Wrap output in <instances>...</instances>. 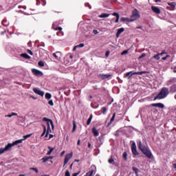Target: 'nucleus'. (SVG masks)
Here are the masks:
<instances>
[{"label": "nucleus", "mask_w": 176, "mask_h": 176, "mask_svg": "<svg viewBox=\"0 0 176 176\" xmlns=\"http://www.w3.org/2000/svg\"><path fill=\"white\" fill-rule=\"evenodd\" d=\"M76 47H85V44L80 43V44L76 45Z\"/></svg>", "instance_id": "ea45409f"}, {"label": "nucleus", "mask_w": 176, "mask_h": 176, "mask_svg": "<svg viewBox=\"0 0 176 176\" xmlns=\"http://www.w3.org/2000/svg\"><path fill=\"white\" fill-rule=\"evenodd\" d=\"M54 30H55V31H57V30H59V31H61V30H63V28L59 27V28H55Z\"/></svg>", "instance_id": "3c124183"}, {"label": "nucleus", "mask_w": 176, "mask_h": 176, "mask_svg": "<svg viewBox=\"0 0 176 176\" xmlns=\"http://www.w3.org/2000/svg\"><path fill=\"white\" fill-rule=\"evenodd\" d=\"M49 151H47V155H52V152L54 151V148H52L51 146H48Z\"/></svg>", "instance_id": "393cba45"}, {"label": "nucleus", "mask_w": 176, "mask_h": 176, "mask_svg": "<svg viewBox=\"0 0 176 176\" xmlns=\"http://www.w3.org/2000/svg\"><path fill=\"white\" fill-rule=\"evenodd\" d=\"M43 129H44V131H43V133L41 135V137H43L45 135V134L47 133V131H46V126L43 125Z\"/></svg>", "instance_id": "72a5a7b5"}, {"label": "nucleus", "mask_w": 176, "mask_h": 176, "mask_svg": "<svg viewBox=\"0 0 176 176\" xmlns=\"http://www.w3.org/2000/svg\"><path fill=\"white\" fill-rule=\"evenodd\" d=\"M65 175V176H71V174L69 173V170H66Z\"/></svg>", "instance_id": "49530a36"}, {"label": "nucleus", "mask_w": 176, "mask_h": 176, "mask_svg": "<svg viewBox=\"0 0 176 176\" xmlns=\"http://www.w3.org/2000/svg\"><path fill=\"white\" fill-rule=\"evenodd\" d=\"M140 19V12H138V10L135 9L132 12V15L131 16V21H135V20H138Z\"/></svg>", "instance_id": "39448f33"}, {"label": "nucleus", "mask_w": 176, "mask_h": 176, "mask_svg": "<svg viewBox=\"0 0 176 176\" xmlns=\"http://www.w3.org/2000/svg\"><path fill=\"white\" fill-rule=\"evenodd\" d=\"M30 97H31V98H32L33 100H36V97H34V96H31Z\"/></svg>", "instance_id": "13d9d810"}, {"label": "nucleus", "mask_w": 176, "mask_h": 176, "mask_svg": "<svg viewBox=\"0 0 176 176\" xmlns=\"http://www.w3.org/2000/svg\"><path fill=\"white\" fill-rule=\"evenodd\" d=\"M77 144H78V145H80V140H78Z\"/></svg>", "instance_id": "052dcab7"}, {"label": "nucleus", "mask_w": 176, "mask_h": 176, "mask_svg": "<svg viewBox=\"0 0 176 176\" xmlns=\"http://www.w3.org/2000/svg\"><path fill=\"white\" fill-rule=\"evenodd\" d=\"M115 116H116V113H113L112 118H111L110 122L109 123V124H111V123H112L113 122V120H115Z\"/></svg>", "instance_id": "473e14b6"}, {"label": "nucleus", "mask_w": 176, "mask_h": 176, "mask_svg": "<svg viewBox=\"0 0 176 176\" xmlns=\"http://www.w3.org/2000/svg\"><path fill=\"white\" fill-rule=\"evenodd\" d=\"M113 16H115L116 17V23H119V19H120V15L117 12L113 13Z\"/></svg>", "instance_id": "6ab92c4d"}, {"label": "nucleus", "mask_w": 176, "mask_h": 176, "mask_svg": "<svg viewBox=\"0 0 176 176\" xmlns=\"http://www.w3.org/2000/svg\"><path fill=\"white\" fill-rule=\"evenodd\" d=\"M153 107H157L158 108H161L163 109L164 108V104L163 103H155L152 104Z\"/></svg>", "instance_id": "4468645a"}, {"label": "nucleus", "mask_w": 176, "mask_h": 176, "mask_svg": "<svg viewBox=\"0 0 176 176\" xmlns=\"http://www.w3.org/2000/svg\"><path fill=\"white\" fill-rule=\"evenodd\" d=\"M21 57H23V58H28L30 59L31 58V56H30L28 54H21Z\"/></svg>", "instance_id": "c85d7f7f"}, {"label": "nucleus", "mask_w": 176, "mask_h": 176, "mask_svg": "<svg viewBox=\"0 0 176 176\" xmlns=\"http://www.w3.org/2000/svg\"><path fill=\"white\" fill-rule=\"evenodd\" d=\"M33 91L35 94H38V96H41V97L45 96V91L40 90L39 88H33Z\"/></svg>", "instance_id": "0eeeda50"}, {"label": "nucleus", "mask_w": 176, "mask_h": 176, "mask_svg": "<svg viewBox=\"0 0 176 176\" xmlns=\"http://www.w3.org/2000/svg\"><path fill=\"white\" fill-rule=\"evenodd\" d=\"M30 170H33V171H35V173H36V174H38V173H39V170H38V168H30Z\"/></svg>", "instance_id": "e433bc0d"}, {"label": "nucleus", "mask_w": 176, "mask_h": 176, "mask_svg": "<svg viewBox=\"0 0 176 176\" xmlns=\"http://www.w3.org/2000/svg\"><path fill=\"white\" fill-rule=\"evenodd\" d=\"M32 72L36 76H43V73L38 69H33Z\"/></svg>", "instance_id": "1a4fd4ad"}, {"label": "nucleus", "mask_w": 176, "mask_h": 176, "mask_svg": "<svg viewBox=\"0 0 176 176\" xmlns=\"http://www.w3.org/2000/svg\"><path fill=\"white\" fill-rule=\"evenodd\" d=\"M93 32H94V34L95 35H97V34H98V31H97V30H94L93 31Z\"/></svg>", "instance_id": "5fc2aeb1"}, {"label": "nucleus", "mask_w": 176, "mask_h": 176, "mask_svg": "<svg viewBox=\"0 0 176 176\" xmlns=\"http://www.w3.org/2000/svg\"><path fill=\"white\" fill-rule=\"evenodd\" d=\"M146 72H137L132 73V75H142V74H145Z\"/></svg>", "instance_id": "cd10ccee"}, {"label": "nucleus", "mask_w": 176, "mask_h": 176, "mask_svg": "<svg viewBox=\"0 0 176 176\" xmlns=\"http://www.w3.org/2000/svg\"><path fill=\"white\" fill-rule=\"evenodd\" d=\"M120 21L123 22V21H127L129 23H132L133 21H131V19L130 18H125V17H122L120 19Z\"/></svg>", "instance_id": "dca6fc26"}, {"label": "nucleus", "mask_w": 176, "mask_h": 176, "mask_svg": "<svg viewBox=\"0 0 176 176\" xmlns=\"http://www.w3.org/2000/svg\"><path fill=\"white\" fill-rule=\"evenodd\" d=\"M110 53H111V52H110L109 51H107V52H106V54H105L106 57H109Z\"/></svg>", "instance_id": "de8ad7c7"}, {"label": "nucleus", "mask_w": 176, "mask_h": 176, "mask_svg": "<svg viewBox=\"0 0 176 176\" xmlns=\"http://www.w3.org/2000/svg\"><path fill=\"white\" fill-rule=\"evenodd\" d=\"M133 170L135 171V174H138V168L133 167Z\"/></svg>", "instance_id": "37998d69"}, {"label": "nucleus", "mask_w": 176, "mask_h": 176, "mask_svg": "<svg viewBox=\"0 0 176 176\" xmlns=\"http://www.w3.org/2000/svg\"><path fill=\"white\" fill-rule=\"evenodd\" d=\"M151 9L154 13H156L157 14H160V9L157 7L152 6Z\"/></svg>", "instance_id": "9d476101"}, {"label": "nucleus", "mask_w": 176, "mask_h": 176, "mask_svg": "<svg viewBox=\"0 0 176 176\" xmlns=\"http://www.w3.org/2000/svg\"><path fill=\"white\" fill-rule=\"evenodd\" d=\"M160 56H163V54H166V51H163L162 53H159Z\"/></svg>", "instance_id": "864d4df0"}, {"label": "nucleus", "mask_w": 176, "mask_h": 176, "mask_svg": "<svg viewBox=\"0 0 176 176\" xmlns=\"http://www.w3.org/2000/svg\"><path fill=\"white\" fill-rule=\"evenodd\" d=\"M107 109H106V107L102 108V113H103V115H105V113H107Z\"/></svg>", "instance_id": "f704fd0d"}, {"label": "nucleus", "mask_w": 176, "mask_h": 176, "mask_svg": "<svg viewBox=\"0 0 176 176\" xmlns=\"http://www.w3.org/2000/svg\"><path fill=\"white\" fill-rule=\"evenodd\" d=\"M41 176H49V175H41Z\"/></svg>", "instance_id": "774afa93"}, {"label": "nucleus", "mask_w": 176, "mask_h": 176, "mask_svg": "<svg viewBox=\"0 0 176 176\" xmlns=\"http://www.w3.org/2000/svg\"><path fill=\"white\" fill-rule=\"evenodd\" d=\"M76 49H78V47H76V46H74V47L73 48V52H75V50H76Z\"/></svg>", "instance_id": "4d7b16f0"}, {"label": "nucleus", "mask_w": 176, "mask_h": 176, "mask_svg": "<svg viewBox=\"0 0 176 176\" xmlns=\"http://www.w3.org/2000/svg\"><path fill=\"white\" fill-rule=\"evenodd\" d=\"M100 77L102 78V79H108V78H111L110 74H100Z\"/></svg>", "instance_id": "a211bd4d"}, {"label": "nucleus", "mask_w": 176, "mask_h": 176, "mask_svg": "<svg viewBox=\"0 0 176 176\" xmlns=\"http://www.w3.org/2000/svg\"><path fill=\"white\" fill-rule=\"evenodd\" d=\"M65 154V151H62V153H61V156H64V155Z\"/></svg>", "instance_id": "6e6d98bb"}, {"label": "nucleus", "mask_w": 176, "mask_h": 176, "mask_svg": "<svg viewBox=\"0 0 176 176\" xmlns=\"http://www.w3.org/2000/svg\"><path fill=\"white\" fill-rule=\"evenodd\" d=\"M91 146V144L88 143V148H90Z\"/></svg>", "instance_id": "680f3d73"}, {"label": "nucleus", "mask_w": 176, "mask_h": 176, "mask_svg": "<svg viewBox=\"0 0 176 176\" xmlns=\"http://www.w3.org/2000/svg\"><path fill=\"white\" fill-rule=\"evenodd\" d=\"M43 122H47V133L45 135V138H47V135L49 134V132L50 131V124L52 127V129L54 130V124L53 123V120L48 119L46 117L43 118Z\"/></svg>", "instance_id": "7ed1b4c3"}, {"label": "nucleus", "mask_w": 176, "mask_h": 176, "mask_svg": "<svg viewBox=\"0 0 176 176\" xmlns=\"http://www.w3.org/2000/svg\"><path fill=\"white\" fill-rule=\"evenodd\" d=\"M169 91L168 88L163 87L161 91L157 94V96L154 98V100H163L168 96Z\"/></svg>", "instance_id": "f03ea898"}, {"label": "nucleus", "mask_w": 176, "mask_h": 176, "mask_svg": "<svg viewBox=\"0 0 176 176\" xmlns=\"http://www.w3.org/2000/svg\"><path fill=\"white\" fill-rule=\"evenodd\" d=\"M122 32H124V29L123 28L118 29L116 33V38H119L120 36V34Z\"/></svg>", "instance_id": "f8f14e48"}, {"label": "nucleus", "mask_w": 176, "mask_h": 176, "mask_svg": "<svg viewBox=\"0 0 176 176\" xmlns=\"http://www.w3.org/2000/svg\"><path fill=\"white\" fill-rule=\"evenodd\" d=\"M75 162H80V160H75Z\"/></svg>", "instance_id": "69168bd1"}, {"label": "nucleus", "mask_w": 176, "mask_h": 176, "mask_svg": "<svg viewBox=\"0 0 176 176\" xmlns=\"http://www.w3.org/2000/svg\"><path fill=\"white\" fill-rule=\"evenodd\" d=\"M141 151L142 152V153H144V155H145V156H146L148 159H152L153 157V155H152V152H151V150L149 149V148H148V146H145L144 147Z\"/></svg>", "instance_id": "20e7f679"}, {"label": "nucleus", "mask_w": 176, "mask_h": 176, "mask_svg": "<svg viewBox=\"0 0 176 176\" xmlns=\"http://www.w3.org/2000/svg\"><path fill=\"white\" fill-rule=\"evenodd\" d=\"M49 105H51V107H53L54 105V103L53 102V100H50L48 102Z\"/></svg>", "instance_id": "4c0bfd02"}, {"label": "nucleus", "mask_w": 176, "mask_h": 176, "mask_svg": "<svg viewBox=\"0 0 176 176\" xmlns=\"http://www.w3.org/2000/svg\"><path fill=\"white\" fill-rule=\"evenodd\" d=\"M133 74V72H127L125 74L124 78H128V79H130V78H131V76L134 75Z\"/></svg>", "instance_id": "2eb2a0df"}, {"label": "nucleus", "mask_w": 176, "mask_h": 176, "mask_svg": "<svg viewBox=\"0 0 176 176\" xmlns=\"http://www.w3.org/2000/svg\"><path fill=\"white\" fill-rule=\"evenodd\" d=\"M91 119H93V115L91 114L89 119L87 120V126H89V124H90V123H91Z\"/></svg>", "instance_id": "b1692460"}, {"label": "nucleus", "mask_w": 176, "mask_h": 176, "mask_svg": "<svg viewBox=\"0 0 176 176\" xmlns=\"http://www.w3.org/2000/svg\"><path fill=\"white\" fill-rule=\"evenodd\" d=\"M72 156H73V153H70L67 154L65 155V162H64V166H65V164H67L68 163V162H69V160L72 159Z\"/></svg>", "instance_id": "6e6552de"}, {"label": "nucleus", "mask_w": 176, "mask_h": 176, "mask_svg": "<svg viewBox=\"0 0 176 176\" xmlns=\"http://www.w3.org/2000/svg\"><path fill=\"white\" fill-rule=\"evenodd\" d=\"M76 131V122L75 120L73 121V129H72V133H75Z\"/></svg>", "instance_id": "4be33fe9"}, {"label": "nucleus", "mask_w": 176, "mask_h": 176, "mask_svg": "<svg viewBox=\"0 0 176 176\" xmlns=\"http://www.w3.org/2000/svg\"><path fill=\"white\" fill-rule=\"evenodd\" d=\"M21 8H23L25 10L27 9V6H19V9H21Z\"/></svg>", "instance_id": "603ef678"}, {"label": "nucleus", "mask_w": 176, "mask_h": 176, "mask_svg": "<svg viewBox=\"0 0 176 176\" xmlns=\"http://www.w3.org/2000/svg\"><path fill=\"white\" fill-rule=\"evenodd\" d=\"M131 151L133 155H135V156H138V151H137V145L135 144V142H133L131 144Z\"/></svg>", "instance_id": "423d86ee"}, {"label": "nucleus", "mask_w": 176, "mask_h": 176, "mask_svg": "<svg viewBox=\"0 0 176 176\" xmlns=\"http://www.w3.org/2000/svg\"><path fill=\"white\" fill-rule=\"evenodd\" d=\"M19 176H25V175H19Z\"/></svg>", "instance_id": "338daca9"}, {"label": "nucleus", "mask_w": 176, "mask_h": 176, "mask_svg": "<svg viewBox=\"0 0 176 176\" xmlns=\"http://www.w3.org/2000/svg\"><path fill=\"white\" fill-rule=\"evenodd\" d=\"M38 65L39 67H45V63H43V61H39Z\"/></svg>", "instance_id": "c9c22d12"}, {"label": "nucleus", "mask_w": 176, "mask_h": 176, "mask_svg": "<svg viewBox=\"0 0 176 176\" xmlns=\"http://www.w3.org/2000/svg\"><path fill=\"white\" fill-rule=\"evenodd\" d=\"M32 134H28L23 136V139L18 140L14 141L13 143H9L8 145L5 146V148H0V155H2V153H5V152H8L14 146V145H19V144H21L23 141H25L27 138H30Z\"/></svg>", "instance_id": "f257e3e1"}, {"label": "nucleus", "mask_w": 176, "mask_h": 176, "mask_svg": "<svg viewBox=\"0 0 176 176\" xmlns=\"http://www.w3.org/2000/svg\"><path fill=\"white\" fill-rule=\"evenodd\" d=\"M52 56L55 57L56 60H59L60 58H61V53L58 52L52 54Z\"/></svg>", "instance_id": "9b49d317"}, {"label": "nucleus", "mask_w": 176, "mask_h": 176, "mask_svg": "<svg viewBox=\"0 0 176 176\" xmlns=\"http://www.w3.org/2000/svg\"><path fill=\"white\" fill-rule=\"evenodd\" d=\"M12 116H17V113H12L11 114L5 116V118H12Z\"/></svg>", "instance_id": "5701e85b"}, {"label": "nucleus", "mask_w": 176, "mask_h": 176, "mask_svg": "<svg viewBox=\"0 0 176 176\" xmlns=\"http://www.w3.org/2000/svg\"><path fill=\"white\" fill-rule=\"evenodd\" d=\"M168 6H170L171 8H175L176 3L175 2H170L168 3Z\"/></svg>", "instance_id": "c756f323"}, {"label": "nucleus", "mask_w": 176, "mask_h": 176, "mask_svg": "<svg viewBox=\"0 0 176 176\" xmlns=\"http://www.w3.org/2000/svg\"><path fill=\"white\" fill-rule=\"evenodd\" d=\"M138 145L139 149H140V151H142V149H144V148H145V146L142 145V144L141 143V141L138 142Z\"/></svg>", "instance_id": "aec40b11"}, {"label": "nucleus", "mask_w": 176, "mask_h": 176, "mask_svg": "<svg viewBox=\"0 0 176 176\" xmlns=\"http://www.w3.org/2000/svg\"><path fill=\"white\" fill-rule=\"evenodd\" d=\"M129 53L128 50H124L121 53L122 56H124V54H127Z\"/></svg>", "instance_id": "79ce46f5"}, {"label": "nucleus", "mask_w": 176, "mask_h": 176, "mask_svg": "<svg viewBox=\"0 0 176 176\" xmlns=\"http://www.w3.org/2000/svg\"><path fill=\"white\" fill-rule=\"evenodd\" d=\"M155 58V60H160V54H157L156 55H154L152 58L151 60H153Z\"/></svg>", "instance_id": "412c9836"}, {"label": "nucleus", "mask_w": 176, "mask_h": 176, "mask_svg": "<svg viewBox=\"0 0 176 176\" xmlns=\"http://www.w3.org/2000/svg\"><path fill=\"white\" fill-rule=\"evenodd\" d=\"M168 57H170V55H166L165 57L162 58V60H167V58H168Z\"/></svg>", "instance_id": "a18cd8bd"}, {"label": "nucleus", "mask_w": 176, "mask_h": 176, "mask_svg": "<svg viewBox=\"0 0 176 176\" xmlns=\"http://www.w3.org/2000/svg\"><path fill=\"white\" fill-rule=\"evenodd\" d=\"M170 91L172 93H175L176 91V85H173L171 87H170Z\"/></svg>", "instance_id": "bb28decb"}, {"label": "nucleus", "mask_w": 176, "mask_h": 176, "mask_svg": "<svg viewBox=\"0 0 176 176\" xmlns=\"http://www.w3.org/2000/svg\"><path fill=\"white\" fill-rule=\"evenodd\" d=\"M110 14H105V13H102L100 15H99V17L100 19H107V17H109Z\"/></svg>", "instance_id": "f3484780"}, {"label": "nucleus", "mask_w": 176, "mask_h": 176, "mask_svg": "<svg viewBox=\"0 0 176 176\" xmlns=\"http://www.w3.org/2000/svg\"><path fill=\"white\" fill-rule=\"evenodd\" d=\"M49 159H50V157H44L42 158L43 160V163H46V162H47V160H49Z\"/></svg>", "instance_id": "2f4dec72"}, {"label": "nucleus", "mask_w": 176, "mask_h": 176, "mask_svg": "<svg viewBox=\"0 0 176 176\" xmlns=\"http://www.w3.org/2000/svg\"><path fill=\"white\" fill-rule=\"evenodd\" d=\"M85 6H88V8H89V9H91V6H90V4H89V3H85Z\"/></svg>", "instance_id": "09e8293b"}, {"label": "nucleus", "mask_w": 176, "mask_h": 176, "mask_svg": "<svg viewBox=\"0 0 176 176\" xmlns=\"http://www.w3.org/2000/svg\"><path fill=\"white\" fill-rule=\"evenodd\" d=\"M92 133L95 137H98V135H100V133H98V131H97L96 127L92 129Z\"/></svg>", "instance_id": "ddd939ff"}, {"label": "nucleus", "mask_w": 176, "mask_h": 176, "mask_svg": "<svg viewBox=\"0 0 176 176\" xmlns=\"http://www.w3.org/2000/svg\"><path fill=\"white\" fill-rule=\"evenodd\" d=\"M28 53L29 54H30V56H33L34 55V53L32 52V51L30 50H28Z\"/></svg>", "instance_id": "c03bdc74"}, {"label": "nucleus", "mask_w": 176, "mask_h": 176, "mask_svg": "<svg viewBox=\"0 0 176 176\" xmlns=\"http://www.w3.org/2000/svg\"><path fill=\"white\" fill-rule=\"evenodd\" d=\"M78 174H79L78 173H73L72 176H78Z\"/></svg>", "instance_id": "bf43d9fd"}, {"label": "nucleus", "mask_w": 176, "mask_h": 176, "mask_svg": "<svg viewBox=\"0 0 176 176\" xmlns=\"http://www.w3.org/2000/svg\"><path fill=\"white\" fill-rule=\"evenodd\" d=\"M173 167L176 169V163L173 164Z\"/></svg>", "instance_id": "e2e57ef3"}, {"label": "nucleus", "mask_w": 176, "mask_h": 176, "mask_svg": "<svg viewBox=\"0 0 176 176\" xmlns=\"http://www.w3.org/2000/svg\"><path fill=\"white\" fill-rule=\"evenodd\" d=\"M2 25H4L5 27H6V26L9 25V23L6 20H3Z\"/></svg>", "instance_id": "7c9ffc66"}, {"label": "nucleus", "mask_w": 176, "mask_h": 176, "mask_svg": "<svg viewBox=\"0 0 176 176\" xmlns=\"http://www.w3.org/2000/svg\"><path fill=\"white\" fill-rule=\"evenodd\" d=\"M45 98H46V100H50V98H52V94L46 93L45 94Z\"/></svg>", "instance_id": "a878e982"}, {"label": "nucleus", "mask_w": 176, "mask_h": 176, "mask_svg": "<svg viewBox=\"0 0 176 176\" xmlns=\"http://www.w3.org/2000/svg\"><path fill=\"white\" fill-rule=\"evenodd\" d=\"M50 139V138H53V135H50V138H49Z\"/></svg>", "instance_id": "0e129e2a"}, {"label": "nucleus", "mask_w": 176, "mask_h": 176, "mask_svg": "<svg viewBox=\"0 0 176 176\" xmlns=\"http://www.w3.org/2000/svg\"><path fill=\"white\" fill-rule=\"evenodd\" d=\"M123 157H124V160H127V153L124 152L123 153Z\"/></svg>", "instance_id": "58836bf2"}, {"label": "nucleus", "mask_w": 176, "mask_h": 176, "mask_svg": "<svg viewBox=\"0 0 176 176\" xmlns=\"http://www.w3.org/2000/svg\"><path fill=\"white\" fill-rule=\"evenodd\" d=\"M146 56V54H142L140 56H139V59L141 60V58H144V57Z\"/></svg>", "instance_id": "a19ab883"}, {"label": "nucleus", "mask_w": 176, "mask_h": 176, "mask_svg": "<svg viewBox=\"0 0 176 176\" xmlns=\"http://www.w3.org/2000/svg\"><path fill=\"white\" fill-rule=\"evenodd\" d=\"M109 163L110 164H111V163H113V160L112 158H110V159L109 160Z\"/></svg>", "instance_id": "8fccbe9b"}]
</instances>
